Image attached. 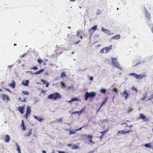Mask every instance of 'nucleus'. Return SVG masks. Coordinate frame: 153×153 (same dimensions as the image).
Returning <instances> with one entry per match:
<instances>
[{
  "label": "nucleus",
  "instance_id": "nucleus-1",
  "mask_svg": "<svg viewBox=\"0 0 153 153\" xmlns=\"http://www.w3.org/2000/svg\"><path fill=\"white\" fill-rule=\"evenodd\" d=\"M49 99H53L54 100L59 99L61 98V95L58 92L55 94H52L49 95L47 97Z\"/></svg>",
  "mask_w": 153,
  "mask_h": 153
},
{
  "label": "nucleus",
  "instance_id": "nucleus-2",
  "mask_svg": "<svg viewBox=\"0 0 153 153\" xmlns=\"http://www.w3.org/2000/svg\"><path fill=\"white\" fill-rule=\"evenodd\" d=\"M96 95V93L94 92H91L88 93L86 92L84 96L85 97V100H87L88 98H93L95 97Z\"/></svg>",
  "mask_w": 153,
  "mask_h": 153
},
{
  "label": "nucleus",
  "instance_id": "nucleus-3",
  "mask_svg": "<svg viewBox=\"0 0 153 153\" xmlns=\"http://www.w3.org/2000/svg\"><path fill=\"white\" fill-rule=\"evenodd\" d=\"M111 62L114 66L120 69H121V68L120 65H119L118 62L116 61V58H111Z\"/></svg>",
  "mask_w": 153,
  "mask_h": 153
},
{
  "label": "nucleus",
  "instance_id": "nucleus-4",
  "mask_svg": "<svg viewBox=\"0 0 153 153\" xmlns=\"http://www.w3.org/2000/svg\"><path fill=\"white\" fill-rule=\"evenodd\" d=\"M31 113L30 107L29 106H27V110L26 113L25 114V117L26 119H27L28 117L29 116Z\"/></svg>",
  "mask_w": 153,
  "mask_h": 153
},
{
  "label": "nucleus",
  "instance_id": "nucleus-5",
  "mask_svg": "<svg viewBox=\"0 0 153 153\" xmlns=\"http://www.w3.org/2000/svg\"><path fill=\"white\" fill-rule=\"evenodd\" d=\"M141 119L143 120L144 121L148 122L149 121V119L146 117V115H143L142 114H140L139 117L137 118V119Z\"/></svg>",
  "mask_w": 153,
  "mask_h": 153
},
{
  "label": "nucleus",
  "instance_id": "nucleus-6",
  "mask_svg": "<svg viewBox=\"0 0 153 153\" xmlns=\"http://www.w3.org/2000/svg\"><path fill=\"white\" fill-rule=\"evenodd\" d=\"M97 25H95L94 26L92 27L90 30H89V33L90 35H92L93 33V32L96 30L97 28Z\"/></svg>",
  "mask_w": 153,
  "mask_h": 153
},
{
  "label": "nucleus",
  "instance_id": "nucleus-7",
  "mask_svg": "<svg viewBox=\"0 0 153 153\" xmlns=\"http://www.w3.org/2000/svg\"><path fill=\"white\" fill-rule=\"evenodd\" d=\"M146 77V76L145 74H137L135 73H134V77L137 79H141L144 77Z\"/></svg>",
  "mask_w": 153,
  "mask_h": 153
},
{
  "label": "nucleus",
  "instance_id": "nucleus-8",
  "mask_svg": "<svg viewBox=\"0 0 153 153\" xmlns=\"http://www.w3.org/2000/svg\"><path fill=\"white\" fill-rule=\"evenodd\" d=\"M86 137L88 139L89 142V143H91V144H90L91 145H92L94 144L95 142L93 141L92 140V135H87L86 136Z\"/></svg>",
  "mask_w": 153,
  "mask_h": 153
},
{
  "label": "nucleus",
  "instance_id": "nucleus-9",
  "mask_svg": "<svg viewBox=\"0 0 153 153\" xmlns=\"http://www.w3.org/2000/svg\"><path fill=\"white\" fill-rule=\"evenodd\" d=\"M145 16L146 18L148 20H150L151 19V15L150 13L146 10L145 11Z\"/></svg>",
  "mask_w": 153,
  "mask_h": 153
},
{
  "label": "nucleus",
  "instance_id": "nucleus-10",
  "mask_svg": "<svg viewBox=\"0 0 153 153\" xmlns=\"http://www.w3.org/2000/svg\"><path fill=\"white\" fill-rule=\"evenodd\" d=\"M130 131V130H128L127 131H126L124 130H122L119 131L118 132H117V134H125L126 133H128Z\"/></svg>",
  "mask_w": 153,
  "mask_h": 153
},
{
  "label": "nucleus",
  "instance_id": "nucleus-11",
  "mask_svg": "<svg viewBox=\"0 0 153 153\" xmlns=\"http://www.w3.org/2000/svg\"><path fill=\"white\" fill-rule=\"evenodd\" d=\"M112 45H110L108 47H106L104 48V49L105 51V53H107L108 52L109 50H111Z\"/></svg>",
  "mask_w": 153,
  "mask_h": 153
},
{
  "label": "nucleus",
  "instance_id": "nucleus-12",
  "mask_svg": "<svg viewBox=\"0 0 153 153\" xmlns=\"http://www.w3.org/2000/svg\"><path fill=\"white\" fill-rule=\"evenodd\" d=\"M82 127H81L80 128H78L77 129H76L74 130V131H72L71 130H70L69 131V134L70 135H71V134H75L76 131H79V130H81L82 129Z\"/></svg>",
  "mask_w": 153,
  "mask_h": 153
},
{
  "label": "nucleus",
  "instance_id": "nucleus-13",
  "mask_svg": "<svg viewBox=\"0 0 153 153\" xmlns=\"http://www.w3.org/2000/svg\"><path fill=\"white\" fill-rule=\"evenodd\" d=\"M25 106H23L22 107L20 106L18 107V110L22 114L24 113V109Z\"/></svg>",
  "mask_w": 153,
  "mask_h": 153
},
{
  "label": "nucleus",
  "instance_id": "nucleus-14",
  "mask_svg": "<svg viewBox=\"0 0 153 153\" xmlns=\"http://www.w3.org/2000/svg\"><path fill=\"white\" fill-rule=\"evenodd\" d=\"M122 96V97H124L126 100L127 99L128 97V94L127 93V91L126 90H125V91H124Z\"/></svg>",
  "mask_w": 153,
  "mask_h": 153
},
{
  "label": "nucleus",
  "instance_id": "nucleus-15",
  "mask_svg": "<svg viewBox=\"0 0 153 153\" xmlns=\"http://www.w3.org/2000/svg\"><path fill=\"white\" fill-rule=\"evenodd\" d=\"M120 38V36L119 34H117L113 36L111 38V39H119Z\"/></svg>",
  "mask_w": 153,
  "mask_h": 153
},
{
  "label": "nucleus",
  "instance_id": "nucleus-16",
  "mask_svg": "<svg viewBox=\"0 0 153 153\" xmlns=\"http://www.w3.org/2000/svg\"><path fill=\"white\" fill-rule=\"evenodd\" d=\"M141 57H138L136 59V61H137V62L135 65V66L137 65H138L139 64H140L141 62Z\"/></svg>",
  "mask_w": 153,
  "mask_h": 153
},
{
  "label": "nucleus",
  "instance_id": "nucleus-17",
  "mask_svg": "<svg viewBox=\"0 0 153 153\" xmlns=\"http://www.w3.org/2000/svg\"><path fill=\"white\" fill-rule=\"evenodd\" d=\"M10 139V137L9 135L7 134L5 136V139L4 141L8 143L9 142V140Z\"/></svg>",
  "mask_w": 153,
  "mask_h": 153
},
{
  "label": "nucleus",
  "instance_id": "nucleus-18",
  "mask_svg": "<svg viewBox=\"0 0 153 153\" xmlns=\"http://www.w3.org/2000/svg\"><path fill=\"white\" fill-rule=\"evenodd\" d=\"M15 85L16 83L14 80H12V82L9 85V86L13 88H15Z\"/></svg>",
  "mask_w": 153,
  "mask_h": 153
},
{
  "label": "nucleus",
  "instance_id": "nucleus-19",
  "mask_svg": "<svg viewBox=\"0 0 153 153\" xmlns=\"http://www.w3.org/2000/svg\"><path fill=\"white\" fill-rule=\"evenodd\" d=\"M29 81L28 80H25V81H23L22 83L23 85H24L25 86H28V85Z\"/></svg>",
  "mask_w": 153,
  "mask_h": 153
},
{
  "label": "nucleus",
  "instance_id": "nucleus-20",
  "mask_svg": "<svg viewBox=\"0 0 153 153\" xmlns=\"http://www.w3.org/2000/svg\"><path fill=\"white\" fill-rule=\"evenodd\" d=\"M16 146L17 147L16 150H17L18 153H21L20 148L19 145L17 143H16Z\"/></svg>",
  "mask_w": 153,
  "mask_h": 153
},
{
  "label": "nucleus",
  "instance_id": "nucleus-21",
  "mask_svg": "<svg viewBox=\"0 0 153 153\" xmlns=\"http://www.w3.org/2000/svg\"><path fill=\"white\" fill-rule=\"evenodd\" d=\"M21 127H22V128H21V129H22L23 130H25L26 129V128L25 126L24 121L23 120H22Z\"/></svg>",
  "mask_w": 153,
  "mask_h": 153
},
{
  "label": "nucleus",
  "instance_id": "nucleus-22",
  "mask_svg": "<svg viewBox=\"0 0 153 153\" xmlns=\"http://www.w3.org/2000/svg\"><path fill=\"white\" fill-rule=\"evenodd\" d=\"M32 129H30V131L27 133L25 134V137H27V136L30 137V136L31 134H32Z\"/></svg>",
  "mask_w": 153,
  "mask_h": 153
},
{
  "label": "nucleus",
  "instance_id": "nucleus-23",
  "mask_svg": "<svg viewBox=\"0 0 153 153\" xmlns=\"http://www.w3.org/2000/svg\"><path fill=\"white\" fill-rule=\"evenodd\" d=\"M107 130H105L104 131H101L100 132V133L101 134V135L100 137V140H102V137H103L104 135V133H106V132Z\"/></svg>",
  "mask_w": 153,
  "mask_h": 153
},
{
  "label": "nucleus",
  "instance_id": "nucleus-24",
  "mask_svg": "<svg viewBox=\"0 0 153 153\" xmlns=\"http://www.w3.org/2000/svg\"><path fill=\"white\" fill-rule=\"evenodd\" d=\"M144 146L146 147L147 148H151L152 147L151 143H146L144 145Z\"/></svg>",
  "mask_w": 153,
  "mask_h": 153
},
{
  "label": "nucleus",
  "instance_id": "nucleus-25",
  "mask_svg": "<svg viewBox=\"0 0 153 153\" xmlns=\"http://www.w3.org/2000/svg\"><path fill=\"white\" fill-rule=\"evenodd\" d=\"M101 30L104 32L105 33H108L109 32V30L107 29H105L103 27H102L101 28Z\"/></svg>",
  "mask_w": 153,
  "mask_h": 153
},
{
  "label": "nucleus",
  "instance_id": "nucleus-26",
  "mask_svg": "<svg viewBox=\"0 0 153 153\" xmlns=\"http://www.w3.org/2000/svg\"><path fill=\"white\" fill-rule=\"evenodd\" d=\"M34 117L35 119L41 122L43 120L42 118L38 117L36 116H34Z\"/></svg>",
  "mask_w": 153,
  "mask_h": 153
},
{
  "label": "nucleus",
  "instance_id": "nucleus-27",
  "mask_svg": "<svg viewBox=\"0 0 153 153\" xmlns=\"http://www.w3.org/2000/svg\"><path fill=\"white\" fill-rule=\"evenodd\" d=\"M44 71V69H41L40 70H39L36 71L34 73V74H40L43 71Z\"/></svg>",
  "mask_w": 153,
  "mask_h": 153
},
{
  "label": "nucleus",
  "instance_id": "nucleus-28",
  "mask_svg": "<svg viewBox=\"0 0 153 153\" xmlns=\"http://www.w3.org/2000/svg\"><path fill=\"white\" fill-rule=\"evenodd\" d=\"M83 109H82L81 110H80V111H75V112H72L71 113V114H76V113H77L78 114H79H79H81V112L83 111Z\"/></svg>",
  "mask_w": 153,
  "mask_h": 153
},
{
  "label": "nucleus",
  "instance_id": "nucleus-29",
  "mask_svg": "<svg viewBox=\"0 0 153 153\" xmlns=\"http://www.w3.org/2000/svg\"><path fill=\"white\" fill-rule=\"evenodd\" d=\"M107 100V98L105 97L100 105V107H102L103 104H105Z\"/></svg>",
  "mask_w": 153,
  "mask_h": 153
},
{
  "label": "nucleus",
  "instance_id": "nucleus-30",
  "mask_svg": "<svg viewBox=\"0 0 153 153\" xmlns=\"http://www.w3.org/2000/svg\"><path fill=\"white\" fill-rule=\"evenodd\" d=\"M2 97L4 100H8L9 99V97L7 95H6L4 94L2 95Z\"/></svg>",
  "mask_w": 153,
  "mask_h": 153
},
{
  "label": "nucleus",
  "instance_id": "nucleus-31",
  "mask_svg": "<svg viewBox=\"0 0 153 153\" xmlns=\"http://www.w3.org/2000/svg\"><path fill=\"white\" fill-rule=\"evenodd\" d=\"M78 99L77 97H75L71 99L69 101V102H71L75 101H78Z\"/></svg>",
  "mask_w": 153,
  "mask_h": 153
},
{
  "label": "nucleus",
  "instance_id": "nucleus-32",
  "mask_svg": "<svg viewBox=\"0 0 153 153\" xmlns=\"http://www.w3.org/2000/svg\"><path fill=\"white\" fill-rule=\"evenodd\" d=\"M121 125L122 126H123V125H125V127H131L132 126H128L126 123H121Z\"/></svg>",
  "mask_w": 153,
  "mask_h": 153
},
{
  "label": "nucleus",
  "instance_id": "nucleus-33",
  "mask_svg": "<svg viewBox=\"0 0 153 153\" xmlns=\"http://www.w3.org/2000/svg\"><path fill=\"white\" fill-rule=\"evenodd\" d=\"M100 92L102 93L105 94L106 93V91L104 89H102L100 90Z\"/></svg>",
  "mask_w": 153,
  "mask_h": 153
},
{
  "label": "nucleus",
  "instance_id": "nucleus-34",
  "mask_svg": "<svg viewBox=\"0 0 153 153\" xmlns=\"http://www.w3.org/2000/svg\"><path fill=\"white\" fill-rule=\"evenodd\" d=\"M22 93L26 95H28L29 94V93L27 91H22Z\"/></svg>",
  "mask_w": 153,
  "mask_h": 153
},
{
  "label": "nucleus",
  "instance_id": "nucleus-35",
  "mask_svg": "<svg viewBox=\"0 0 153 153\" xmlns=\"http://www.w3.org/2000/svg\"><path fill=\"white\" fill-rule=\"evenodd\" d=\"M66 75L65 73L64 72H63L61 74L60 76L61 77H63L65 76Z\"/></svg>",
  "mask_w": 153,
  "mask_h": 153
},
{
  "label": "nucleus",
  "instance_id": "nucleus-36",
  "mask_svg": "<svg viewBox=\"0 0 153 153\" xmlns=\"http://www.w3.org/2000/svg\"><path fill=\"white\" fill-rule=\"evenodd\" d=\"M37 61L39 64H41L43 60L41 59H39Z\"/></svg>",
  "mask_w": 153,
  "mask_h": 153
},
{
  "label": "nucleus",
  "instance_id": "nucleus-37",
  "mask_svg": "<svg viewBox=\"0 0 153 153\" xmlns=\"http://www.w3.org/2000/svg\"><path fill=\"white\" fill-rule=\"evenodd\" d=\"M112 91L113 92H115L116 93H117V90L116 88H114L112 90Z\"/></svg>",
  "mask_w": 153,
  "mask_h": 153
},
{
  "label": "nucleus",
  "instance_id": "nucleus-38",
  "mask_svg": "<svg viewBox=\"0 0 153 153\" xmlns=\"http://www.w3.org/2000/svg\"><path fill=\"white\" fill-rule=\"evenodd\" d=\"M62 118H60L59 119L58 121H57V122L58 123H59V122H60V123H61L62 122Z\"/></svg>",
  "mask_w": 153,
  "mask_h": 153
},
{
  "label": "nucleus",
  "instance_id": "nucleus-39",
  "mask_svg": "<svg viewBox=\"0 0 153 153\" xmlns=\"http://www.w3.org/2000/svg\"><path fill=\"white\" fill-rule=\"evenodd\" d=\"M105 49H104V48L102 49L101 50V51H100V52L101 53H104V50H105Z\"/></svg>",
  "mask_w": 153,
  "mask_h": 153
},
{
  "label": "nucleus",
  "instance_id": "nucleus-40",
  "mask_svg": "<svg viewBox=\"0 0 153 153\" xmlns=\"http://www.w3.org/2000/svg\"><path fill=\"white\" fill-rule=\"evenodd\" d=\"M31 69H33L34 70H36L38 69V68L36 67L35 66L31 68Z\"/></svg>",
  "mask_w": 153,
  "mask_h": 153
},
{
  "label": "nucleus",
  "instance_id": "nucleus-41",
  "mask_svg": "<svg viewBox=\"0 0 153 153\" xmlns=\"http://www.w3.org/2000/svg\"><path fill=\"white\" fill-rule=\"evenodd\" d=\"M61 85L63 87H65V85L64 83L63 82H61Z\"/></svg>",
  "mask_w": 153,
  "mask_h": 153
},
{
  "label": "nucleus",
  "instance_id": "nucleus-42",
  "mask_svg": "<svg viewBox=\"0 0 153 153\" xmlns=\"http://www.w3.org/2000/svg\"><path fill=\"white\" fill-rule=\"evenodd\" d=\"M41 81L44 84H45L46 83V82L43 79H41Z\"/></svg>",
  "mask_w": 153,
  "mask_h": 153
},
{
  "label": "nucleus",
  "instance_id": "nucleus-43",
  "mask_svg": "<svg viewBox=\"0 0 153 153\" xmlns=\"http://www.w3.org/2000/svg\"><path fill=\"white\" fill-rule=\"evenodd\" d=\"M73 88V86H71L68 87V88L69 90H70V89H72Z\"/></svg>",
  "mask_w": 153,
  "mask_h": 153
},
{
  "label": "nucleus",
  "instance_id": "nucleus-44",
  "mask_svg": "<svg viewBox=\"0 0 153 153\" xmlns=\"http://www.w3.org/2000/svg\"><path fill=\"white\" fill-rule=\"evenodd\" d=\"M78 148V146L76 145H75L74 146V148L73 149H77Z\"/></svg>",
  "mask_w": 153,
  "mask_h": 153
},
{
  "label": "nucleus",
  "instance_id": "nucleus-45",
  "mask_svg": "<svg viewBox=\"0 0 153 153\" xmlns=\"http://www.w3.org/2000/svg\"><path fill=\"white\" fill-rule=\"evenodd\" d=\"M45 84H46V87H48L49 85V83L48 82H46Z\"/></svg>",
  "mask_w": 153,
  "mask_h": 153
},
{
  "label": "nucleus",
  "instance_id": "nucleus-46",
  "mask_svg": "<svg viewBox=\"0 0 153 153\" xmlns=\"http://www.w3.org/2000/svg\"><path fill=\"white\" fill-rule=\"evenodd\" d=\"M89 79L90 80L92 81L93 80V78L91 76L90 77Z\"/></svg>",
  "mask_w": 153,
  "mask_h": 153
},
{
  "label": "nucleus",
  "instance_id": "nucleus-47",
  "mask_svg": "<svg viewBox=\"0 0 153 153\" xmlns=\"http://www.w3.org/2000/svg\"><path fill=\"white\" fill-rule=\"evenodd\" d=\"M79 33L77 31V34H76V35L78 36V37H79Z\"/></svg>",
  "mask_w": 153,
  "mask_h": 153
},
{
  "label": "nucleus",
  "instance_id": "nucleus-48",
  "mask_svg": "<svg viewBox=\"0 0 153 153\" xmlns=\"http://www.w3.org/2000/svg\"><path fill=\"white\" fill-rule=\"evenodd\" d=\"M59 153H65V152H64L63 151H59L58 152Z\"/></svg>",
  "mask_w": 153,
  "mask_h": 153
},
{
  "label": "nucleus",
  "instance_id": "nucleus-49",
  "mask_svg": "<svg viewBox=\"0 0 153 153\" xmlns=\"http://www.w3.org/2000/svg\"><path fill=\"white\" fill-rule=\"evenodd\" d=\"M80 41V40H79V41H77V42H76L74 44L75 45H76Z\"/></svg>",
  "mask_w": 153,
  "mask_h": 153
},
{
  "label": "nucleus",
  "instance_id": "nucleus-50",
  "mask_svg": "<svg viewBox=\"0 0 153 153\" xmlns=\"http://www.w3.org/2000/svg\"><path fill=\"white\" fill-rule=\"evenodd\" d=\"M147 93H146L145 95L144 96L145 97H148V96L147 95Z\"/></svg>",
  "mask_w": 153,
  "mask_h": 153
},
{
  "label": "nucleus",
  "instance_id": "nucleus-51",
  "mask_svg": "<svg viewBox=\"0 0 153 153\" xmlns=\"http://www.w3.org/2000/svg\"><path fill=\"white\" fill-rule=\"evenodd\" d=\"M146 98V97H145L144 96V97H143V98H142L141 99V100H145V99Z\"/></svg>",
  "mask_w": 153,
  "mask_h": 153
},
{
  "label": "nucleus",
  "instance_id": "nucleus-52",
  "mask_svg": "<svg viewBox=\"0 0 153 153\" xmlns=\"http://www.w3.org/2000/svg\"><path fill=\"white\" fill-rule=\"evenodd\" d=\"M134 91L136 92H137V89L136 88H134Z\"/></svg>",
  "mask_w": 153,
  "mask_h": 153
},
{
  "label": "nucleus",
  "instance_id": "nucleus-53",
  "mask_svg": "<svg viewBox=\"0 0 153 153\" xmlns=\"http://www.w3.org/2000/svg\"><path fill=\"white\" fill-rule=\"evenodd\" d=\"M46 152L44 150H43L42 151V153H46Z\"/></svg>",
  "mask_w": 153,
  "mask_h": 153
},
{
  "label": "nucleus",
  "instance_id": "nucleus-54",
  "mask_svg": "<svg viewBox=\"0 0 153 153\" xmlns=\"http://www.w3.org/2000/svg\"><path fill=\"white\" fill-rule=\"evenodd\" d=\"M101 107H100H100H99V108H98V110H97V112L98 111H99L100 110V108H101Z\"/></svg>",
  "mask_w": 153,
  "mask_h": 153
},
{
  "label": "nucleus",
  "instance_id": "nucleus-55",
  "mask_svg": "<svg viewBox=\"0 0 153 153\" xmlns=\"http://www.w3.org/2000/svg\"><path fill=\"white\" fill-rule=\"evenodd\" d=\"M6 89V90H7V91H9L10 92H11V91L9 90V89H7V88H6V89Z\"/></svg>",
  "mask_w": 153,
  "mask_h": 153
},
{
  "label": "nucleus",
  "instance_id": "nucleus-56",
  "mask_svg": "<svg viewBox=\"0 0 153 153\" xmlns=\"http://www.w3.org/2000/svg\"><path fill=\"white\" fill-rule=\"evenodd\" d=\"M129 75H134V73H132L130 74H129Z\"/></svg>",
  "mask_w": 153,
  "mask_h": 153
},
{
  "label": "nucleus",
  "instance_id": "nucleus-57",
  "mask_svg": "<svg viewBox=\"0 0 153 153\" xmlns=\"http://www.w3.org/2000/svg\"><path fill=\"white\" fill-rule=\"evenodd\" d=\"M80 38L81 39H82V36H80Z\"/></svg>",
  "mask_w": 153,
  "mask_h": 153
},
{
  "label": "nucleus",
  "instance_id": "nucleus-58",
  "mask_svg": "<svg viewBox=\"0 0 153 153\" xmlns=\"http://www.w3.org/2000/svg\"><path fill=\"white\" fill-rule=\"evenodd\" d=\"M152 97H151V98H149L148 99V100H150L151 99H152Z\"/></svg>",
  "mask_w": 153,
  "mask_h": 153
},
{
  "label": "nucleus",
  "instance_id": "nucleus-59",
  "mask_svg": "<svg viewBox=\"0 0 153 153\" xmlns=\"http://www.w3.org/2000/svg\"><path fill=\"white\" fill-rule=\"evenodd\" d=\"M25 54H24L22 55V57H23L25 56Z\"/></svg>",
  "mask_w": 153,
  "mask_h": 153
},
{
  "label": "nucleus",
  "instance_id": "nucleus-60",
  "mask_svg": "<svg viewBox=\"0 0 153 153\" xmlns=\"http://www.w3.org/2000/svg\"><path fill=\"white\" fill-rule=\"evenodd\" d=\"M42 93H45V92L44 91H43V90H42Z\"/></svg>",
  "mask_w": 153,
  "mask_h": 153
},
{
  "label": "nucleus",
  "instance_id": "nucleus-61",
  "mask_svg": "<svg viewBox=\"0 0 153 153\" xmlns=\"http://www.w3.org/2000/svg\"><path fill=\"white\" fill-rule=\"evenodd\" d=\"M76 0H70V1H75Z\"/></svg>",
  "mask_w": 153,
  "mask_h": 153
},
{
  "label": "nucleus",
  "instance_id": "nucleus-62",
  "mask_svg": "<svg viewBox=\"0 0 153 153\" xmlns=\"http://www.w3.org/2000/svg\"><path fill=\"white\" fill-rule=\"evenodd\" d=\"M131 89L132 90L134 89V87H132Z\"/></svg>",
  "mask_w": 153,
  "mask_h": 153
},
{
  "label": "nucleus",
  "instance_id": "nucleus-63",
  "mask_svg": "<svg viewBox=\"0 0 153 153\" xmlns=\"http://www.w3.org/2000/svg\"><path fill=\"white\" fill-rule=\"evenodd\" d=\"M94 152V151H92V152H90V153H93Z\"/></svg>",
  "mask_w": 153,
  "mask_h": 153
},
{
  "label": "nucleus",
  "instance_id": "nucleus-64",
  "mask_svg": "<svg viewBox=\"0 0 153 153\" xmlns=\"http://www.w3.org/2000/svg\"><path fill=\"white\" fill-rule=\"evenodd\" d=\"M19 100H21V98L20 97V98H19Z\"/></svg>",
  "mask_w": 153,
  "mask_h": 153
}]
</instances>
